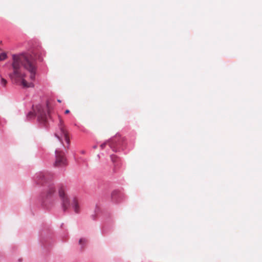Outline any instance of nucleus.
Listing matches in <instances>:
<instances>
[{
  "mask_svg": "<svg viewBox=\"0 0 262 262\" xmlns=\"http://www.w3.org/2000/svg\"><path fill=\"white\" fill-rule=\"evenodd\" d=\"M111 159L113 162L116 161V159H117V157L115 155H112L111 156Z\"/></svg>",
  "mask_w": 262,
  "mask_h": 262,
  "instance_id": "nucleus-13",
  "label": "nucleus"
},
{
  "mask_svg": "<svg viewBox=\"0 0 262 262\" xmlns=\"http://www.w3.org/2000/svg\"><path fill=\"white\" fill-rule=\"evenodd\" d=\"M94 148H96V146H94Z\"/></svg>",
  "mask_w": 262,
  "mask_h": 262,
  "instance_id": "nucleus-17",
  "label": "nucleus"
},
{
  "mask_svg": "<svg viewBox=\"0 0 262 262\" xmlns=\"http://www.w3.org/2000/svg\"><path fill=\"white\" fill-rule=\"evenodd\" d=\"M60 141L62 143V145H64V143H63V142H62V139H61V141Z\"/></svg>",
  "mask_w": 262,
  "mask_h": 262,
  "instance_id": "nucleus-15",
  "label": "nucleus"
},
{
  "mask_svg": "<svg viewBox=\"0 0 262 262\" xmlns=\"http://www.w3.org/2000/svg\"><path fill=\"white\" fill-rule=\"evenodd\" d=\"M55 135L60 141H61V138H64L67 143L68 145L70 144V140L68 132L63 124V121L61 119H60L59 124V130L56 132Z\"/></svg>",
  "mask_w": 262,
  "mask_h": 262,
  "instance_id": "nucleus-4",
  "label": "nucleus"
},
{
  "mask_svg": "<svg viewBox=\"0 0 262 262\" xmlns=\"http://www.w3.org/2000/svg\"><path fill=\"white\" fill-rule=\"evenodd\" d=\"M12 72L9 74L11 80L19 84L23 88H32L33 82H28L25 79V74L23 70H26L30 73V78L34 80L35 77L36 66L33 56L29 53H21L12 55Z\"/></svg>",
  "mask_w": 262,
  "mask_h": 262,
  "instance_id": "nucleus-1",
  "label": "nucleus"
},
{
  "mask_svg": "<svg viewBox=\"0 0 262 262\" xmlns=\"http://www.w3.org/2000/svg\"><path fill=\"white\" fill-rule=\"evenodd\" d=\"M35 107L34 108V112H30L28 115H27V118H32L33 117H34V113L36 114V111H35ZM35 115L37 116L36 114H35Z\"/></svg>",
  "mask_w": 262,
  "mask_h": 262,
  "instance_id": "nucleus-9",
  "label": "nucleus"
},
{
  "mask_svg": "<svg viewBox=\"0 0 262 262\" xmlns=\"http://www.w3.org/2000/svg\"><path fill=\"white\" fill-rule=\"evenodd\" d=\"M70 113V111L69 110H67L66 111H65V114H68Z\"/></svg>",
  "mask_w": 262,
  "mask_h": 262,
  "instance_id": "nucleus-14",
  "label": "nucleus"
},
{
  "mask_svg": "<svg viewBox=\"0 0 262 262\" xmlns=\"http://www.w3.org/2000/svg\"><path fill=\"white\" fill-rule=\"evenodd\" d=\"M58 101L59 102H61V101L60 100H58Z\"/></svg>",
  "mask_w": 262,
  "mask_h": 262,
  "instance_id": "nucleus-16",
  "label": "nucleus"
},
{
  "mask_svg": "<svg viewBox=\"0 0 262 262\" xmlns=\"http://www.w3.org/2000/svg\"><path fill=\"white\" fill-rule=\"evenodd\" d=\"M48 107V106H47ZM36 114L37 115V120L38 122L45 126H47L48 124V119L50 117L49 108H47L46 111L43 108V107L38 105L35 106Z\"/></svg>",
  "mask_w": 262,
  "mask_h": 262,
  "instance_id": "nucleus-3",
  "label": "nucleus"
},
{
  "mask_svg": "<svg viewBox=\"0 0 262 262\" xmlns=\"http://www.w3.org/2000/svg\"><path fill=\"white\" fill-rule=\"evenodd\" d=\"M87 243V240L85 238H80L79 241V244L80 245H81L82 247V248H83V246L86 244Z\"/></svg>",
  "mask_w": 262,
  "mask_h": 262,
  "instance_id": "nucleus-10",
  "label": "nucleus"
},
{
  "mask_svg": "<svg viewBox=\"0 0 262 262\" xmlns=\"http://www.w3.org/2000/svg\"><path fill=\"white\" fill-rule=\"evenodd\" d=\"M55 191V187L53 186L49 187V189L47 191V194L48 195H51L52 194H53Z\"/></svg>",
  "mask_w": 262,
  "mask_h": 262,
  "instance_id": "nucleus-8",
  "label": "nucleus"
},
{
  "mask_svg": "<svg viewBox=\"0 0 262 262\" xmlns=\"http://www.w3.org/2000/svg\"><path fill=\"white\" fill-rule=\"evenodd\" d=\"M55 154L56 159L54 164V166L59 167L67 165V161L64 152L61 151L56 150Z\"/></svg>",
  "mask_w": 262,
  "mask_h": 262,
  "instance_id": "nucleus-5",
  "label": "nucleus"
},
{
  "mask_svg": "<svg viewBox=\"0 0 262 262\" xmlns=\"http://www.w3.org/2000/svg\"><path fill=\"white\" fill-rule=\"evenodd\" d=\"M118 136H116L115 137H113L106 141V142L102 144L101 145V147L102 149L104 148V147L106 146V144H108L110 148L114 151H117V150L116 149V146L119 143V141L117 140Z\"/></svg>",
  "mask_w": 262,
  "mask_h": 262,
  "instance_id": "nucleus-6",
  "label": "nucleus"
},
{
  "mask_svg": "<svg viewBox=\"0 0 262 262\" xmlns=\"http://www.w3.org/2000/svg\"><path fill=\"white\" fill-rule=\"evenodd\" d=\"M58 194L61 199L62 208L64 211L67 210L70 206L71 205L76 213H78L80 212V207L77 199L73 198L70 200L66 195L63 187H60L58 190Z\"/></svg>",
  "mask_w": 262,
  "mask_h": 262,
  "instance_id": "nucleus-2",
  "label": "nucleus"
},
{
  "mask_svg": "<svg viewBox=\"0 0 262 262\" xmlns=\"http://www.w3.org/2000/svg\"><path fill=\"white\" fill-rule=\"evenodd\" d=\"M1 83L3 86H5L6 85L7 82L6 80H5V79L2 78Z\"/></svg>",
  "mask_w": 262,
  "mask_h": 262,
  "instance_id": "nucleus-12",
  "label": "nucleus"
},
{
  "mask_svg": "<svg viewBox=\"0 0 262 262\" xmlns=\"http://www.w3.org/2000/svg\"><path fill=\"white\" fill-rule=\"evenodd\" d=\"M47 181L46 174L42 172L38 173L36 177V183L38 184H42Z\"/></svg>",
  "mask_w": 262,
  "mask_h": 262,
  "instance_id": "nucleus-7",
  "label": "nucleus"
},
{
  "mask_svg": "<svg viewBox=\"0 0 262 262\" xmlns=\"http://www.w3.org/2000/svg\"><path fill=\"white\" fill-rule=\"evenodd\" d=\"M7 58V55L5 53L0 54V60H5Z\"/></svg>",
  "mask_w": 262,
  "mask_h": 262,
  "instance_id": "nucleus-11",
  "label": "nucleus"
}]
</instances>
